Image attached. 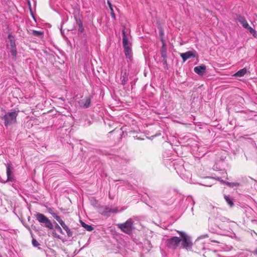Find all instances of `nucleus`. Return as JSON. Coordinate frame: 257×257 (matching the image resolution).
<instances>
[{
  "instance_id": "4be33fe9",
  "label": "nucleus",
  "mask_w": 257,
  "mask_h": 257,
  "mask_svg": "<svg viewBox=\"0 0 257 257\" xmlns=\"http://www.w3.org/2000/svg\"><path fill=\"white\" fill-rule=\"evenodd\" d=\"M224 183L229 187L237 186L239 185V183L234 182H224Z\"/></svg>"
},
{
  "instance_id": "bb28decb",
  "label": "nucleus",
  "mask_w": 257,
  "mask_h": 257,
  "mask_svg": "<svg viewBox=\"0 0 257 257\" xmlns=\"http://www.w3.org/2000/svg\"><path fill=\"white\" fill-rule=\"evenodd\" d=\"M9 41L10 43V46H11V48L16 47V45L15 43V40H10V41Z\"/></svg>"
},
{
  "instance_id": "7c9ffc66",
  "label": "nucleus",
  "mask_w": 257,
  "mask_h": 257,
  "mask_svg": "<svg viewBox=\"0 0 257 257\" xmlns=\"http://www.w3.org/2000/svg\"><path fill=\"white\" fill-rule=\"evenodd\" d=\"M8 39H9V41H10V40H14L13 39V35L11 34H10L8 35Z\"/></svg>"
},
{
  "instance_id": "a211bd4d",
  "label": "nucleus",
  "mask_w": 257,
  "mask_h": 257,
  "mask_svg": "<svg viewBox=\"0 0 257 257\" xmlns=\"http://www.w3.org/2000/svg\"><path fill=\"white\" fill-rule=\"evenodd\" d=\"M52 214L53 216L54 217V218L55 219H56L57 220V221H58L60 223V224L61 225L62 227L63 228H64V223L63 222V220L60 218V216L57 215L55 213H53Z\"/></svg>"
},
{
  "instance_id": "393cba45",
  "label": "nucleus",
  "mask_w": 257,
  "mask_h": 257,
  "mask_svg": "<svg viewBox=\"0 0 257 257\" xmlns=\"http://www.w3.org/2000/svg\"><path fill=\"white\" fill-rule=\"evenodd\" d=\"M55 232L56 234L57 233H56L57 232H59L63 234L62 230L61 228L58 224H57L55 226Z\"/></svg>"
},
{
  "instance_id": "a878e982",
  "label": "nucleus",
  "mask_w": 257,
  "mask_h": 257,
  "mask_svg": "<svg viewBox=\"0 0 257 257\" xmlns=\"http://www.w3.org/2000/svg\"><path fill=\"white\" fill-rule=\"evenodd\" d=\"M127 81V78H126L124 76H122V79L121 80V84L122 85H125L126 84Z\"/></svg>"
},
{
  "instance_id": "2f4dec72",
  "label": "nucleus",
  "mask_w": 257,
  "mask_h": 257,
  "mask_svg": "<svg viewBox=\"0 0 257 257\" xmlns=\"http://www.w3.org/2000/svg\"><path fill=\"white\" fill-rule=\"evenodd\" d=\"M107 4H108V5L109 6V7L110 9V10L113 9L112 7V5L111 4L110 2L109 1H107Z\"/></svg>"
},
{
  "instance_id": "9b49d317",
  "label": "nucleus",
  "mask_w": 257,
  "mask_h": 257,
  "mask_svg": "<svg viewBox=\"0 0 257 257\" xmlns=\"http://www.w3.org/2000/svg\"><path fill=\"white\" fill-rule=\"evenodd\" d=\"M122 44L123 48L130 47L131 46V44L128 42V39L125 33L124 30L122 31Z\"/></svg>"
},
{
  "instance_id": "1a4fd4ad",
  "label": "nucleus",
  "mask_w": 257,
  "mask_h": 257,
  "mask_svg": "<svg viewBox=\"0 0 257 257\" xmlns=\"http://www.w3.org/2000/svg\"><path fill=\"white\" fill-rule=\"evenodd\" d=\"M206 67L205 65L202 64L201 65L196 66L194 68V72L199 75H203L206 70Z\"/></svg>"
},
{
  "instance_id": "c756f323",
  "label": "nucleus",
  "mask_w": 257,
  "mask_h": 257,
  "mask_svg": "<svg viewBox=\"0 0 257 257\" xmlns=\"http://www.w3.org/2000/svg\"><path fill=\"white\" fill-rule=\"evenodd\" d=\"M63 24H62L61 25V27L60 28V32H61V33L62 34V36L64 35V33H63Z\"/></svg>"
},
{
  "instance_id": "5701e85b",
  "label": "nucleus",
  "mask_w": 257,
  "mask_h": 257,
  "mask_svg": "<svg viewBox=\"0 0 257 257\" xmlns=\"http://www.w3.org/2000/svg\"><path fill=\"white\" fill-rule=\"evenodd\" d=\"M78 25V31L80 32L81 33L83 32L84 31V28L83 27L82 23L81 21H79L77 22Z\"/></svg>"
},
{
  "instance_id": "c85d7f7f",
  "label": "nucleus",
  "mask_w": 257,
  "mask_h": 257,
  "mask_svg": "<svg viewBox=\"0 0 257 257\" xmlns=\"http://www.w3.org/2000/svg\"><path fill=\"white\" fill-rule=\"evenodd\" d=\"M111 10V16L112 18H113L114 19H115V14H114V13L113 12V10L112 9V10Z\"/></svg>"
},
{
  "instance_id": "dca6fc26",
  "label": "nucleus",
  "mask_w": 257,
  "mask_h": 257,
  "mask_svg": "<svg viewBox=\"0 0 257 257\" xmlns=\"http://www.w3.org/2000/svg\"><path fill=\"white\" fill-rule=\"evenodd\" d=\"M80 223L82 227H83L86 230L90 231H92L93 229V227L90 225H88L82 221H80Z\"/></svg>"
},
{
  "instance_id": "72a5a7b5",
  "label": "nucleus",
  "mask_w": 257,
  "mask_h": 257,
  "mask_svg": "<svg viewBox=\"0 0 257 257\" xmlns=\"http://www.w3.org/2000/svg\"><path fill=\"white\" fill-rule=\"evenodd\" d=\"M254 252H255V254H257V249H256L255 250Z\"/></svg>"
},
{
  "instance_id": "b1692460",
  "label": "nucleus",
  "mask_w": 257,
  "mask_h": 257,
  "mask_svg": "<svg viewBox=\"0 0 257 257\" xmlns=\"http://www.w3.org/2000/svg\"><path fill=\"white\" fill-rule=\"evenodd\" d=\"M65 231H66L67 235L69 237H72V232L66 225H65Z\"/></svg>"
},
{
  "instance_id": "7ed1b4c3",
  "label": "nucleus",
  "mask_w": 257,
  "mask_h": 257,
  "mask_svg": "<svg viewBox=\"0 0 257 257\" xmlns=\"http://www.w3.org/2000/svg\"><path fill=\"white\" fill-rule=\"evenodd\" d=\"M134 220L132 218H129L125 222L118 223L116 225L122 232L130 234L132 233L133 227Z\"/></svg>"
},
{
  "instance_id": "423d86ee",
  "label": "nucleus",
  "mask_w": 257,
  "mask_h": 257,
  "mask_svg": "<svg viewBox=\"0 0 257 257\" xmlns=\"http://www.w3.org/2000/svg\"><path fill=\"white\" fill-rule=\"evenodd\" d=\"M118 210L116 208H112L107 206H101L99 208V212L103 215L107 216L110 213H117Z\"/></svg>"
},
{
  "instance_id": "f3484780",
  "label": "nucleus",
  "mask_w": 257,
  "mask_h": 257,
  "mask_svg": "<svg viewBox=\"0 0 257 257\" xmlns=\"http://www.w3.org/2000/svg\"><path fill=\"white\" fill-rule=\"evenodd\" d=\"M161 56L163 58H167L166 48L164 42L163 43V46L161 48Z\"/></svg>"
},
{
  "instance_id": "6e6552de",
  "label": "nucleus",
  "mask_w": 257,
  "mask_h": 257,
  "mask_svg": "<svg viewBox=\"0 0 257 257\" xmlns=\"http://www.w3.org/2000/svg\"><path fill=\"white\" fill-rule=\"evenodd\" d=\"M181 58L183 59V62H185L187 59L191 58H194L195 57L194 53L192 51H187L185 53H181L180 54Z\"/></svg>"
},
{
  "instance_id": "6ab92c4d",
  "label": "nucleus",
  "mask_w": 257,
  "mask_h": 257,
  "mask_svg": "<svg viewBox=\"0 0 257 257\" xmlns=\"http://www.w3.org/2000/svg\"><path fill=\"white\" fill-rule=\"evenodd\" d=\"M246 29H248L250 34H251L254 37H256L257 36V33L256 31L252 28L250 27L249 25Z\"/></svg>"
},
{
  "instance_id": "20e7f679",
  "label": "nucleus",
  "mask_w": 257,
  "mask_h": 257,
  "mask_svg": "<svg viewBox=\"0 0 257 257\" xmlns=\"http://www.w3.org/2000/svg\"><path fill=\"white\" fill-rule=\"evenodd\" d=\"M181 241L180 237L173 236L166 240V245L168 248L175 249L177 248Z\"/></svg>"
},
{
  "instance_id": "412c9836",
  "label": "nucleus",
  "mask_w": 257,
  "mask_h": 257,
  "mask_svg": "<svg viewBox=\"0 0 257 257\" xmlns=\"http://www.w3.org/2000/svg\"><path fill=\"white\" fill-rule=\"evenodd\" d=\"M11 53L12 56L14 57V59H16L17 54L16 47L11 48Z\"/></svg>"
},
{
  "instance_id": "39448f33",
  "label": "nucleus",
  "mask_w": 257,
  "mask_h": 257,
  "mask_svg": "<svg viewBox=\"0 0 257 257\" xmlns=\"http://www.w3.org/2000/svg\"><path fill=\"white\" fill-rule=\"evenodd\" d=\"M36 218L39 222L44 223L46 227L50 229L53 228V225L51 221L44 214L38 213L36 214Z\"/></svg>"
},
{
  "instance_id": "0eeeda50",
  "label": "nucleus",
  "mask_w": 257,
  "mask_h": 257,
  "mask_svg": "<svg viewBox=\"0 0 257 257\" xmlns=\"http://www.w3.org/2000/svg\"><path fill=\"white\" fill-rule=\"evenodd\" d=\"M7 167V179L6 181H1L2 182L5 183L8 182H13L14 181V176L13 174V168L10 164H8Z\"/></svg>"
},
{
  "instance_id": "4468645a",
  "label": "nucleus",
  "mask_w": 257,
  "mask_h": 257,
  "mask_svg": "<svg viewBox=\"0 0 257 257\" xmlns=\"http://www.w3.org/2000/svg\"><path fill=\"white\" fill-rule=\"evenodd\" d=\"M124 51L126 58L131 61L132 58V51L131 46L124 47Z\"/></svg>"
},
{
  "instance_id": "f03ea898",
  "label": "nucleus",
  "mask_w": 257,
  "mask_h": 257,
  "mask_svg": "<svg viewBox=\"0 0 257 257\" xmlns=\"http://www.w3.org/2000/svg\"><path fill=\"white\" fill-rule=\"evenodd\" d=\"M178 232H179L180 235V239H181V242L182 247L187 250L190 249L193 245L191 237L185 232L178 231Z\"/></svg>"
},
{
  "instance_id": "9d476101",
  "label": "nucleus",
  "mask_w": 257,
  "mask_h": 257,
  "mask_svg": "<svg viewBox=\"0 0 257 257\" xmlns=\"http://www.w3.org/2000/svg\"><path fill=\"white\" fill-rule=\"evenodd\" d=\"M91 103V99L89 97H86L84 99L79 101V104L81 107L88 108L90 106Z\"/></svg>"
},
{
  "instance_id": "f8f14e48",
  "label": "nucleus",
  "mask_w": 257,
  "mask_h": 257,
  "mask_svg": "<svg viewBox=\"0 0 257 257\" xmlns=\"http://www.w3.org/2000/svg\"><path fill=\"white\" fill-rule=\"evenodd\" d=\"M236 20L242 25V26L244 28H246L248 26V24L247 23L244 17H242L240 15H238L237 16Z\"/></svg>"
},
{
  "instance_id": "ddd939ff",
  "label": "nucleus",
  "mask_w": 257,
  "mask_h": 257,
  "mask_svg": "<svg viewBox=\"0 0 257 257\" xmlns=\"http://www.w3.org/2000/svg\"><path fill=\"white\" fill-rule=\"evenodd\" d=\"M224 198L230 207H233V206L234 205V199L232 197H231L230 195H225L224 196Z\"/></svg>"
},
{
  "instance_id": "aec40b11",
  "label": "nucleus",
  "mask_w": 257,
  "mask_h": 257,
  "mask_svg": "<svg viewBox=\"0 0 257 257\" xmlns=\"http://www.w3.org/2000/svg\"><path fill=\"white\" fill-rule=\"evenodd\" d=\"M32 34L34 36L40 37L43 35V32L40 31L33 30Z\"/></svg>"
},
{
  "instance_id": "2eb2a0df",
  "label": "nucleus",
  "mask_w": 257,
  "mask_h": 257,
  "mask_svg": "<svg viewBox=\"0 0 257 257\" xmlns=\"http://www.w3.org/2000/svg\"><path fill=\"white\" fill-rule=\"evenodd\" d=\"M246 72L247 69L245 68H244L238 70L234 75L236 77H242L246 74Z\"/></svg>"
},
{
  "instance_id": "cd10ccee",
  "label": "nucleus",
  "mask_w": 257,
  "mask_h": 257,
  "mask_svg": "<svg viewBox=\"0 0 257 257\" xmlns=\"http://www.w3.org/2000/svg\"><path fill=\"white\" fill-rule=\"evenodd\" d=\"M32 244L34 246L37 247L38 245H40L39 242L34 238L32 239Z\"/></svg>"
},
{
  "instance_id": "473e14b6",
  "label": "nucleus",
  "mask_w": 257,
  "mask_h": 257,
  "mask_svg": "<svg viewBox=\"0 0 257 257\" xmlns=\"http://www.w3.org/2000/svg\"><path fill=\"white\" fill-rule=\"evenodd\" d=\"M163 64L164 65H167V58H163V60L162 61Z\"/></svg>"
},
{
  "instance_id": "f257e3e1",
  "label": "nucleus",
  "mask_w": 257,
  "mask_h": 257,
  "mask_svg": "<svg viewBox=\"0 0 257 257\" xmlns=\"http://www.w3.org/2000/svg\"><path fill=\"white\" fill-rule=\"evenodd\" d=\"M18 115V112L16 110L6 113V114L2 117V119L4 120L5 126L8 127L15 123L17 121V117Z\"/></svg>"
}]
</instances>
